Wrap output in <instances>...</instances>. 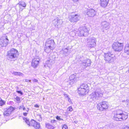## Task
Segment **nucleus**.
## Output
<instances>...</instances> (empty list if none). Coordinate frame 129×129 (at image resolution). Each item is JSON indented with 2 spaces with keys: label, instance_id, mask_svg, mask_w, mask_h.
<instances>
[{
  "label": "nucleus",
  "instance_id": "nucleus-44",
  "mask_svg": "<svg viewBox=\"0 0 129 129\" xmlns=\"http://www.w3.org/2000/svg\"><path fill=\"white\" fill-rule=\"evenodd\" d=\"M64 95L65 97L66 98H67L68 97H69L68 96V95H67L66 94H64Z\"/></svg>",
  "mask_w": 129,
  "mask_h": 129
},
{
  "label": "nucleus",
  "instance_id": "nucleus-10",
  "mask_svg": "<svg viewBox=\"0 0 129 129\" xmlns=\"http://www.w3.org/2000/svg\"><path fill=\"white\" fill-rule=\"evenodd\" d=\"M9 40L7 37H3L1 38L0 45L1 47H5L9 43Z\"/></svg>",
  "mask_w": 129,
  "mask_h": 129
},
{
  "label": "nucleus",
  "instance_id": "nucleus-39",
  "mask_svg": "<svg viewBox=\"0 0 129 129\" xmlns=\"http://www.w3.org/2000/svg\"><path fill=\"white\" fill-rule=\"evenodd\" d=\"M16 92L20 94L21 95H22L23 94V92L21 91H17Z\"/></svg>",
  "mask_w": 129,
  "mask_h": 129
},
{
  "label": "nucleus",
  "instance_id": "nucleus-34",
  "mask_svg": "<svg viewBox=\"0 0 129 129\" xmlns=\"http://www.w3.org/2000/svg\"><path fill=\"white\" fill-rule=\"evenodd\" d=\"M6 102L2 100L0 101V106H2L5 104Z\"/></svg>",
  "mask_w": 129,
  "mask_h": 129
},
{
  "label": "nucleus",
  "instance_id": "nucleus-23",
  "mask_svg": "<svg viewBox=\"0 0 129 129\" xmlns=\"http://www.w3.org/2000/svg\"><path fill=\"white\" fill-rule=\"evenodd\" d=\"M81 88L85 90H89V87L87 84H83L80 86Z\"/></svg>",
  "mask_w": 129,
  "mask_h": 129
},
{
  "label": "nucleus",
  "instance_id": "nucleus-35",
  "mask_svg": "<svg viewBox=\"0 0 129 129\" xmlns=\"http://www.w3.org/2000/svg\"><path fill=\"white\" fill-rule=\"evenodd\" d=\"M68 110L70 112H71L73 110L71 106H70L68 108Z\"/></svg>",
  "mask_w": 129,
  "mask_h": 129
},
{
  "label": "nucleus",
  "instance_id": "nucleus-21",
  "mask_svg": "<svg viewBox=\"0 0 129 129\" xmlns=\"http://www.w3.org/2000/svg\"><path fill=\"white\" fill-rule=\"evenodd\" d=\"M103 28L106 29L107 30L110 28L109 24L106 21L103 22L102 23Z\"/></svg>",
  "mask_w": 129,
  "mask_h": 129
},
{
  "label": "nucleus",
  "instance_id": "nucleus-38",
  "mask_svg": "<svg viewBox=\"0 0 129 129\" xmlns=\"http://www.w3.org/2000/svg\"><path fill=\"white\" fill-rule=\"evenodd\" d=\"M23 106H24V105L23 104L22 105L18 107V108L20 110L22 109Z\"/></svg>",
  "mask_w": 129,
  "mask_h": 129
},
{
  "label": "nucleus",
  "instance_id": "nucleus-25",
  "mask_svg": "<svg viewBox=\"0 0 129 129\" xmlns=\"http://www.w3.org/2000/svg\"><path fill=\"white\" fill-rule=\"evenodd\" d=\"M124 52L126 54L129 55V45H126L124 48Z\"/></svg>",
  "mask_w": 129,
  "mask_h": 129
},
{
  "label": "nucleus",
  "instance_id": "nucleus-18",
  "mask_svg": "<svg viewBox=\"0 0 129 129\" xmlns=\"http://www.w3.org/2000/svg\"><path fill=\"white\" fill-rule=\"evenodd\" d=\"M30 124L36 129H39L40 127L39 123L35 121L33 119L31 120Z\"/></svg>",
  "mask_w": 129,
  "mask_h": 129
},
{
  "label": "nucleus",
  "instance_id": "nucleus-29",
  "mask_svg": "<svg viewBox=\"0 0 129 129\" xmlns=\"http://www.w3.org/2000/svg\"><path fill=\"white\" fill-rule=\"evenodd\" d=\"M46 127L48 129H54V127L49 123L46 124Z\"/></svg>",
  "mask_w": 129,
  "mask_h": 129
},
{
  "label": "nucleus",
  "instance_id": "nucleus-17",
  "mask_svg": "<svg viewBox=\"0 0 129 129\" xmlns=\"http://www.w3.org/2000/svg\"><path fill=\"white\" fill-rule=\"evenodd\" d=\"M78 93L79 95L81 96H83L84 95L87 94L89 91V90H85L84 89L81 88L80 87L78 89Z\"/></svg>",
  "mask_w": 129,
  "mask_h": 129
},
{
  "label": "nucleus",
  "instance_id": "nucleus-30",
  "mask_svg": "<svg viewBox=\"0 0 129 129\" xmlns=\"http://www.w3.org/2000/svg\"><path fill=\"white\" fill-rule=\"evenodd\" d=\"M23 119L28 125L29 126H30V125H31L28 119L26 117H24L23 118Z\"/></svg>",
  "mask_w": 129,
  "mask_h": 129
},
{
  "label": "nucleus",
  "instance_id": "nucleus-5",
  "mask_svg": "<svg viewBox=\"0 0 129 129\" xmlns=\"http://www.w3.org/2000/svg\"><path fill=\"white\" fill-rule=\"evenodd\" d=\"M102 96V92L100 90H97L91 94L88 98L89 99V100L90 102H92L97 100L99 97H101Z\"/></svg>",
  "mask_w": 129,
  "mask_h": 129
},
{
  "label": "nucleus",
  "instance_id": "nucleus-16",
  "mask_svg": "<svg viewBox=\"0 0 129 129\" xmlns=\"http://www.w3.org/2000/svg\"><path fill=\"white\" fill-rule=\"evenodd\" d=\"M86 14L88 16L92 17L96 15V12L93 9H88Z\"/></svg>",
  "mask_w": 129,
  "mask_h": 129
},
{
  "label": "nucleus",
  "instance_id": "nucleus-11",
  "mask_svg": "<svg viewBox=\"0 0 129 129\" xmlns=\"http://www.w3.org/2000/svg\"><path fill=\"white\" fill-rule=\"evenodd\" d=\"M14 110V108L11 106L9 107L4 109L3 115L4 116H8Z\"/></svg>",
  "mask_w": 129,
  "mask_h": 129
},
{
  "label": "nucleus",
  "instance_id": "nucleus-47",
  "mask_svg": "<svg viewBox=\"0 0 129 129\" xmlns=\"http://www.w3.org/2000/svg\"><path fill=\"white\" fill-rule=\"evenodd\" d=\"M22 109H23V110H24V111L25 110H26V109L25 108V107L24 106H23V108H22Z\"/></svg>",
  "mask_w": 129,
  "mask_h": 129
},
{
  "label": "nucleus",
  "instance_id": "nucleus-48",
  "mask_svg": "<svg viewBox=\"0 0 129 129\" xmlns=\"http://www.w3.org/2000/svg\"><path fill=\"white\" fill-rule=\"evenodd\" d=\"M74 122H75V123H77V122H78V121H74Z\"/></svg>",
  "mask_w": 129,
  "mask_h": 129
},
{
  "label": "nucleus",
  "instance_id": "nucleus-2",
  "mask_svg": "<svg viewBox=\"0 0 129 129\" xmlns=\"http://www.w3.org/2000/svg\"><path fill=\"white\" fill-rule=\"evenodd\" d=\"M18 55V51L16 49L13 48L7 52L6 57L8 60L11 61L14 60Z\"/></svg>",
  "mask_w": 129,
  "mask_h": 129
},
{
  "label": "nucleus",
  "instance_id": "nucleus-26",
  "mask_svg": "<svg viewBox=\"0 0 129 129\" xmlns=\"http://www.w3.org/2000/svg\"><path fill=\"white\" fill-rule=\"evenodd\" d=\"M68 49L67 48H62L61 51V52L62 51L63 52V54L65 56L67 55V54L68 53Z\"/></svg>",
  "mask_w": 129,
  "mask_h": 129
},
{
  "label": "nucleus",
  "instance_id": "nucleus-20",
  "mask_svg": "<svg viewBox=\"0 0 129 129\" xmlns=\"http://www.w3.org/2000/svg\"><path fill=\"white\" fill-rule=\"evenodd\" d=\"M109 0H100V4L101 7H106L107 5Z\"/></svg>",
  "mask_w": 129,
  "mask_h": 129
},
{
  "label": "nucleus",
  "instance_id": "nucleus-41",
  "mask_svg": "<svg viewBox=\"0 0 129 129\" xmlns=\"http://www.w3.org/2000/svg\"><path fill=\"white\" fill-rule=\"evenodd\" d=\"M56 121L55 120H51V122L53 124L55 123H56Z\"/></svg>",
  "mask_w": 129,
  "mask_h": 129
},
{
  "label": "nucleus",
  "instance_id": "nucleus-36",
  "mask_svg": "<svg viewBox=\"0 0 129 129\" xmlns=\"http://www.w3.org/2000/svg\"><path fill=\"white\" fill-rule=\"evenodd\" d=\"M68 127H67V126L66 125H64L62 128V129H68Z\"/></svg>",
  "mask_w": 129,
  "mask_h": 129
},
{
  "label": "nucleus",
  "instance_id": "nucleus-1",
  "mask_svg": "<svg viewBox=\"0 0 129 129\" xmlns=\"http://www.w3.org/2000/svg\"><path fill=\"white\" fill-rule=\"evenodd\" d=\"M112 117L115 120L122 121L126 119L128 117V115L127 113L118 110L112 112Z\"/></svg>",
  "mask_w": 129,
  "mask_h": 129
},
{
  "label": "nucleus",
  "instance_id": "nucleus-7",
  "mask_svg": "<svg viewBox=\"0 0 129 129\" xmlns=\"http://www.w3.org/2000/svg\"><path fill=\"white\" fill-rule=\"evenodd\" d=\"M87 46L89 48L93 47L96 45V39L94 37H90L87 39Z\"/></svg>",
  "mask_w": 129,
  "mask_h": 129
},
{
  "label": "nucleus",
  "instance_id": "nucleus-14",
  "mask_svg": "<svg viewBox=\"0 0 129 129\" xmlns=\"http://www.w3.org/2000/svg\"><path fill=\"white\" fill-rule=\"evenodd\" d=\"M52 22L55 27L59 28L60 27L62 23V21L61 20L57 18L53 20Z\"/></svg>",
  "mask_w": 129,
  "mask_h": 129
},
{
  "label": "nucleus",
  "instance_id": "nucleus-33",
  "mask_svg": "<svg viewBox=\"0 0 129 129\" xmlns=\"http://www.w3.org/2000/svg\"><path fill=\"white\" fill-rule=\"evenodd\" d=\"M29 110V109L28 108H27L26 111V112H23V114L24 116H26L27 115V114L28 113V111Z\"/></svg>",
  "mask_w": 129,
  "mask_h": 129
},
{
  "label": "nucleus",
  "instance_id": "nucleus-46",
  "mask_svg": "<svg viewBox=\"0 0 129 129\" xmlns=\"http://www.w3.org/2000/svg\"><path fill=\"white\" fill-rule=\"evenodd\" d=\"M34 106L36 108H38L39 107V106L37 104H36Z\"/></svg>",
  "mask_w": 129,
  "mask_h": 129
},
{
  "label": "nucleus",
  "instance_id": "nucleus-31",
  "mask_svg": "<svg viewBox=\"0 0 129 129\" xmlns=\"http://www.w3.org/2000/svg\"><path fill=\"white\" fill-rule=\"evenodd\" d=\"M123 102H125L127 107H129V99H127L126 100H124L122 101Z\"/></svg>",
  "mask_w": 129,
  "mask_h": 129
},
{
  "label": "nucleus",
  "instance_id": "nucleus-13",
  "mask_svg": "<svg viewBox=\"0 0 129 129\" xmlns=\"http://www.w3.org/2000/svg\"><path fill=\"white\" fill-rule=\"evenodd\" d=\"M55 58V55L53 53H51L48 60L46 61V63L50 65H51L52 63L54 62Z\"/></svg>",
  "mask_w": 129,
  "mask_h": 129
},
{
  "label": "nucleus",
  "instance_id": "nucleus-42",
  "mask_svg": "<svg viewBox=\"0 0 129 129\" xmlns=\"http://www.w3.org/2000/svg\"><path fill=\"white\" fill-rule=\"evenodd\" d=\"M67 99H68V101L70 103H71V102H72V101H71V100L70 99V98L69 97H68V98H67Z\"/></svg>",
  "mask_w": 129,
  "mask_h": 129
},
{
  "label": "nucleus",
  "instance_id": "nucleus-32",
  "mask_svg": "<svg viewBox=\"0 0 129 129\" xmlns=\"http://www.w3.org/2000/svg\"><path fill=\"white\" fill-rule=\"evenodd\" d=\"M15 99L16 100L17 103H19L20 102V98L19 97L17 96Z\"/></svg>",
  "mask_w": 129,
  "mask_h": 129
},
{
  "label": "nucleus",
  "instance_id": "nucleus-4",
  "mask_svg": "<svg viewBox=\"0 0 129 129\" xmlns=\"http://www.w3.org/2000/svg\"><path fill=\"white\" fill-rule=\"evenodd\" d=\"M89 30V28H87L85 26L81 27L79 28L77 30H76V34L80 37H86L88 35Z\"/></svg>",
  "mask_w": 129,
  "mask_h": 129
},
{
  "label": "nucleus",
  "instance_id": "nucleus-43",
  "mask_svg": "<svg viewBox=\"0 0 129 129\" xmlns=\"http://www.w3.org/2000/svg\"><path fill=\"white\" fill-rule=\"evenodd\" d=\"M123 129H129V126H125L124 127V128Z\"/></svg>",
  "mask_w": 129,
  "mask_h": 129
},
{
  "label": "nucleus",
  "instance_id": "nucleus-28",
  "mask_svg": "<svg viewBox=\"0 0 129 129\" xmlns=\"http://www.w3.org/2000/svg\"><path fill=\"white\" fill-rule=\"evenodd\" d=\"M12 74L15 76H23V74L20 72H13Z\"/></svg>",
  "mask_w": 129,
  "mask_h": 129
},
{
  "label": "nucleus",
  "instance_id": "nucleus-22",
  "mask_svg": "<svg viewBox=\"0 0 129 129\" xmlns=\"http://www.w3.org/2000/svg\"><path fill=\"white\" fill-rule=\"evenodd\" d=\"M54 48V47L52 48V47H48L45 46L44 48V50L46 52L49 53Z\"/></svg>",
  "mask_w": 129,
  "mask_h": 129
},
{
  "label": "nucleus",
  "instance_id": "nucleus-40",
  "mask_svg": "<svg viewBox=\"0 0 129 129\" xmlns=\"http://www.w3.org/2000/svg\"><path fill=\"white\" fill-rule=\"evenodd\" d=\"M33 82L34 83H38V80L36 79H34L33 80Z\"/></svg>",
  "mask_w": 129,
  "mask_h": 129
},
{
  "label": "nucleus",
  "instance_id": "nucleus-27",
  "mask_svg": "<svg viewBox=\"0 0 129 129\" xmlns=\"http://www.w3.org/2000/svg\"><path fill=\"white\" fill-rule=\"evenodd\" d=\"M18 4L19 5V7L21 8L20 6L22 7H26V5L25 3L23 2H19L18 3Z\"/></svg>",
  "mask_w": 129,
  "mask_h": 129
},
{
  "label": "nucleus",
  "instance_id": "nucleus-19",
  "mask_svg": "<svg viewBox=\"0 0 129 129\" xmlns=\"http://www.w3.org/2000/svg\"><path fill=\"white\" fill-rule=\"evenodd\" d=\"M40 59L38 58H35L33 59L31 63L32 66L34 68L37 67L38 64Z\"/></svg>",
  "mask_w": 129,
  "mask_h": 129
},
{
  "label": "nucleus",
  "instance_id": "nucleus-6",
  "mask_svg": "<svg viewBox=\"0 0 129 129\" xmlns=\"http://www.w3.org/2000/svg\"><path fill=\"white\" fill-rule=\"evenodd\" d=\"M123 43H120L118 41H117L113 43L112 45V47L115 51L120 52L123 49Z\"/></svg>",
  "mask_w": 129,
  "mask_h": 129
},
{
  "label": "nucleus",
  "instance_id": "nucleus-9",
  "mask_svg": "<svg viewBox=\"0 0 129 129\" xmlns=\"http://www.w3.org/2000/svg\"><path fill=\"white\" fill-rule=\"evenodd\" d=\"M97 107L98 109L100 111H103L107 109L108 103L106 102H102L98 104Z\"/></svg>",
  "mask_w": 129,
  "mask_h": 129
},
{
  "label": "nucleus",
  "instance_id": "nucleus-8",
  "mask_svg": "<svg viewBox=\"0 0 129 129\" xmlns=\"http://www.w3.org/2000/svg\"><path fill=\"white\" fill-rule=\"evenodd\" d=\"M81 61V66L83 68H85L88 67L90 66L91 64L90 60L88 59L85 58L83 60L82 59Z\"/></svg>",
  "mask_w": 129,
  "mask_h": 129
},
{
  "label": "nucleus",
  "instance_id": "nucleus-15",
  "mask_svg": "<svg viewBox=\"0 0 129 129\" xmlns=\"http://www.w3.org/2000/svg\"><path fill=\"white\" fill-rule=\"evenodd\" d=\"M55 43L54 40L52 39H48L47 40L45 43V46L46 47H50L52 48L54 47Z\"/></svg>",
  "mask_w": 129,
  "mask_h": 129
},
{
  "label": "nucleus",
  "instance_id": "nucleus-24",
  "mask_svg": "<svg viewBox=\"0 0 129 129\" xmlns=\"http://www.w3.org/2000/svg\"><path fill=\"white\" fill-rule=\"evenodd\" d=\"M69 79L71 81L72 80V81H74V82H75V81H76L77 78L76 77L75 75L74 74H73L70 76Z\"/></svg>",
  "mask_w": 129,
  "mask_h": 129
},
{
  "label": "nucleus",
  "instance_id": "nucleus-3",
  "mask_svg": "<svg viewBox=\"0 0 129 129\" xmlns=\"http://www.w3.org/2000/svg\"><path fill=\"white\" fill-rule=\"evenodd\" d=\"M104 57L106 62L110 63L114 62L116 59L115 55L110 52L105 53Z\"/></svg>",
  "mask_w": 129,
  "mask_h": 129
},
{
  "label": "nucleus",
  "instance_id": "nucleus-45",
  "mask_svg": "<svg viewBox=\"0 0 129 129\" xmlns=\"http://www.w3.org/2000/svg\"><path fill=\"white\" fill-rule=\"evenodd\" d=\"M25 81V82H28V81H29L30 82H31L30 80H29L28 79H26Z\"/></svg>",
  "mask_w": 129,
  "mask_h": 129
},
{
  "label": "nucleus",
  "instance_id": "nucleus-37",
  "mask_svg": "<svg viewBox=\"0 0 129 129\" xmlns=\"http://www.w3.org/2000/svg\"><path fill=\"white\" fill-rule=\"evenodd\" d=\"M56 119L57 120H62V119L60 118V117H59L58 116H57L56 117Z\"/></svg>",
  "mask_w": 129,
  "mask_h": 129
},
{
  "label": "nucleus",
  "instance_id": "nucleus-49",
  "mask_svg": "<svg viewBox=\"0 0 129 129\" xmlns=\"http://www.w3.org/2000/svg\"><path fill=\"white\" fill-rule=\"evenodd\" d=\"M2 6L1 5H0V9H1L2 8Z\"/></svg>",
  "mask_w": 129,
  "mask_h": 129
},
{
  "label": "nucleus",
  "instance_id": "nucleus-12",
  "mask_svg": "<svg viewBox=\"0 0 129 129\" xmlns=\"http://www.w3.org/2000/svg\"><path fill=\"white\" fill-rule=\"evenodd\" d=\"M79 19V15L77 14H74L72 13L69 17V21L74 23L77 21Z\"/></svg>",
  "mask_w": 129,
  "mask_h": 129
}]
</instances>
